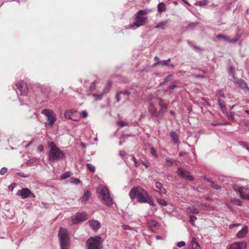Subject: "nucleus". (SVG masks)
Listing matches in <instances>:
<instances>
[{
  "mask_svg": "<svg viewBox=\"0 0 249 249\" xmlns=\"http://www.w3.org/2000/svg\"><path fill=\"white\" fill-rule=\"evenodd\" d=\"M48 159L51 162H56L65 158V154L53 142L48 143Z\"/></svg>",
  "mask_w": 249,
  "mask_h": 249,
  "instance_id": "nucleus-1",
  "label": "nucleus"
},
{
  "mask_svg": "<svg viewBox=\"0 0 249 249\" xmlns=\"http://www.w3.org/2000/svg\"><path fill=\"white\" fill-rule=\"evenodd\" d=\"M152 11L150 9L140 10L135 15V21L129 25L130 28H138L146 24L148 21L147 18L144 15Z\"/></svg>",
  "mask_w": 249,
  "mask_h": 249,
  "instance_id": "nucleus-2",
  "label": "nucleus"
},
{
  "mask_svg": "<svg viewBox=\"0 0 249 249\" xmlns=\"http://www.w3.org/2000/svg\"><path fill=\"white\" fill-rule=\"evenodd\" d=\"M129 196L132 199L137 198V201L140 203H146L150 196L149 193L142 188L132 189L129 193Z\"/></svg>",
  "mask_w": 249,
  "mask_h": 249,
  "instance_id": "nucleus-3",
  "label": "nucleus"
},
{
  "mask_svg": "<svg viewBox=\"0 0 249 249\" xmlns=\"http://www.w3.org/2000/svg\"><path fill=\"white\" fill-rule=\"evenodd\" d=\"M97 192L101 196L104 204L107 206L113 204V200L107 187L100 185L97 189Z\"/></svg>",
  "mask_w": 249,
  "mask_h": 249,
  "instance_id": "nucleus-4",
  "label": "nucleus"
},
{
  "mask_svg": "<svg viewBox=\"0 0 249 249\" xmlns=\"http://www.w3.org/2000/svg\"><path fill=\"white\" fill-rule=\"evenodd\" d=\"M58 236L60 238L61 249H67V247L69 244V237L67 231L64 228H60Z\"/></svg>",
  "mask_w": 249,
  "mask_h": 249,
  "instance_id": "nucleus-5",
  "label": "nucleus"
},
{
  "mask_svg": "<svg viewBox=\"0 0 249 249\" xmlns=\"http://www.w3.org/2000/svg\"><path fill=\"white\" fill-rule=\"evenodd\" d=\"M41 113L47 117V122L50 126H52L56 120V115L52 111L48 109H44Z\"/></svg>",
  "mask_w": 249,
  "mask_h": 249,
  "instance_id": "nucleus-6",
  "label": "nucleus"
},
{
  "mask_svg": "<svg viewBox=\"0 0 249 249\" xmlns=\"http://www.w3.org/2000/svg\"><path fill=\"white\" fill-rule=\"evenodd\" d=\"M233 190L238 194L241 198L244 199H249V188L239 187L235 185L233 187Z\"/></svg>",
  "mask_w": 249,
  "mask_h": 249,
  "instance_id": "nucleus-7",
  "label": "nucleus"
},
{
  "mask_svg": "<svg viewBox=\"0 0 249 249\" xmlns=\"http://www.w3.org/2000/svg\"><path fill=\"white\" fill-rule=\"evenodd\" d=\"M87 249H100L101 242L98 238L91 237L86 242Z\"/></svg>",
  "mask_w": 249,
  "mask_h": 249,
  "instance_id": "nucleus-8",
  "label": "nucleus"
},
{
  "mask_svg": "<svg viewBox=\"0 0 249 249\" xmlns=\"http://www.w3.org/2000/svg\"><path fill=\"white\" fill-rule=\"evenodd\" d=\"M177 173L178 176L181 178L191 181L194 180V178L190 175V173L188 171L183 169L182 168H178Z\"/></svg>",
  "mask_w": 249,
  "mask_h": 249,
  "instance_id": "nucleus-9",
  "label": "nucleus"
},
{
  "mask_svg": "<svg viewBox=\"0 0 249 249\" xmlns=\"http://www.w3.org/2000/svg\"><path fill=\"white\" fill-rule=\"evenodd\" d=\"M16 88L18 89L21 95L25 96L28 91V88L27 84L23 81L18 82L16 85Z\"/></svg>",
  "mask_w": 249,
  "mask_h": 249,
  "instance_id": "nucleus-10",
  "label": "nucleus"
},
{
  "mask_svg": "<svg viewBox=\"0 0 249 249\" xmlns=\"http://www.w3.org/2000/svg\"><path fill=\"white\" fill-rule=\"evenodd\" d=\"M247 247V244L244 241L235 242L230 245L229 249H246Z\"/></svg>",
  "mask_w": 249,
  "mask_h": 249,
  "instance_id": "nucleus-11",
  "label": "nucleus"
},
{
  "mask_svg": "<svg viewBox=\"0 0 249 249\" xmlns=\"http://www.w3.org/2000/svg\"><path fill=\"white\" fill-rule=\"evenodd\" d=\"M131 94V92L127 90H121L118 91L116 94V99L117 102H119L121 101V97L122 95L126 100L129 99V97Z\"/></svg>",
  "mask_w": 249,
  "mask_h": 249,
  "instance_id": "nucleus-12",
  "label": "nucleus"
},
{
  "mask_svg": "<svg viewBox=\"0 0 249 249\" xmlns=\"http://www.w3.org/2000/svg\"><path fill=\"white\" fill-rule=\"evenodd\" d=\"M77 111L75 110H67L65 111L64 116L66 119H71L74 121H77L79 120V117L76 116Z\"/></svg>",
  "mask_w": 249,
  "mask_h": 249,
  "instance_id": "nucleus-13",
  "label": "nucleus"
},
{
  "mask_svg": "<svg viewBox=\"0 0 249 249\" xmlns=\"http://www.w3.org/2000/svg\"><path fill=\"white\" fill-rule=\"evenodd\" d=\"M148 111L151 117L154 119H158V111L157 108L152 103H150L148 107Z\"/></svg>",
  "mask_w": 249,
  "mask_h": 249,
  "instance_id": "nucleus-14",
  "label": "nucleus"
},
{
  "mask_svg": "<svg viewBox=\"0 0 249 249\" xmlns=\"http://www.w3.org/2000/svg\"><path fill=\"white\" fill-rule=\"evenodd\" d=\"M31 194V192L30 190L26 188H23L21 190H18L17 193L18 196H20L23 199L27 198Z\"/></svg>",
  "mask_w": 249,
  "mask_h": 249,
  "instance_id": "nucleus-15",
  "label": "nucleus"
},
{
  "mask_svg": "<svg viewBox=\"0 0 249 249\" xmlns=\"http://www.w3.org/2000/svg\"><path fill=\"white\" fill-rule=\"evenodd\" d=\"M167 107H160V110L158 111V119H157V122L158 124H160V120L163 119L164 113L166 112Z\"/></svg>",
  "mask_w": 249,
  "mask_h": 249,
  "instance_id": "nucleus-16",
  "label": "nucleus"
},
{
  "mask_svg": "<svg viewBox=\"0 0 249 249\" xmlns=\"http://www.w3.org/2000/svg\"><path fill=\"white\" fill-rule=\"evenodd\" d=\"M89 223L94 231H97L101 227V224L98 220L92 219L89 221Z\"/></svg>",
  "mask_w": 249,
  "mask_h": 249,
  "instance_id": "nucleus-17",
  "label": "nucleus"
},
{
  "mask_svg": "<svg viewBox=\"0 0 249 249\" xmlns=\"http://www.w3.org/2000/svg\"><path fill=\"white\" fill-rule=\"evenodd\" d=\"M248 232V227L245 226L242 228L241 230L239 231L237 234L236 236L238 238H242L246 236Z\"/></svg>",
  "mask_w": 249,
  "mask_h": 249,
  "instance_id": "nucleus-18",
  "label": "nucleus"
},
{
  "mask_svg": "<svg viewBox=\"0 0 249 249\" xmlns=\"http://www.w3.org/2000/svg\"><path fill=\"white\" fill-rule=\"evenodd\" d=\"M87 219V214L86 213L83 212L81 213H78L76 215V220L78 222H81L85 221Z\"/></svg>",
  "mask_w": 249,
  "mask_h": 249,
  "instance_id": "nucleus-19",
  "label": "nucleus"
},
{
  "mask_svg": "<svg viewBox=\"0 0 249 249\" xmlns=\"http://www.w3.org/2000/svg\"><path fill=\"white\" fill-rule=\"evenodd\" d=\"M170 136L174 144H176L178 143V136L176 132L173 131H171L170 132Z\"/></svg>",
  "mask_w": 249,
  "mask_h": 249,
  "instance_id": "nucleus-20",
  "label": "nucleus"
},
{
  "mask_svg": "<svg viewBox=\"0 0 249 249\" xmlns=\"http://www.w3.org/2000/svg\"><path fill=\"white\" fill-rule=\"evenodd\" d=\"M155 187L159 190V192L161 194H166V189L163 187V185L160 182H157L155 183Z\"/></svg>",
  "mask_w": 249,
  "mask_h": 249,
  "instance_id": "nucleus-21",
  "label": "nucleus"
},
{
  "mask_svg": "<svg viewBox=\"0 0 249 249\" xmlns=\"http://www.w3.org/2000/svg\"><path fill=\"white\" fill-rule=\"evenodd\" d=\"M190 247L193 249H200V247L198 245L196 237H193L191 239Z\"/></svg>",
  "mask_w": 249,
  "mask_h": 249,
  "instance_id": "nucleus-22",
  "label": "nucleus"
},
{
  "mask_svg": "<svg viewBox=\"0 0 249 249\" xmlns=\"http://www.w3.org/2000/svg\"><path fill=\"white\" fill-rule=\"evenodd\" d=\"M186 212L188 213H191L193 214H197L199 213L198 209L194 206L188 207L186 209Z\"/></svg>",
  "mask_w": 249,
  "mask_h": 249,
  "instance_id": "nucleus-23",
  "label": "nucleus"
},
{
  "mask_svg": "<svg viewBox=\"0 0 249 249\" xmlns=\"http://www.w3.org/2000/svg\"><path fill=\"white\" fill-rule=\"evenodd\" d=\"M171 61V59L170 58H168V59L167 60H161V61H159V62H158L156 65H161V66H168V65H169V63Z\"/></svg>",
  "mask_w": 249,
  "mask_h": 249,
  "instance_id": "nucleus-24",
  "label": "nucleus"
},
{
  "mask_svg": "<svg viewBox=\"0 0 249 249\" xmlns=\"http://www.w3.org/2000/svg\"><path fill=\"white\" fill-rule=\"evenodd\" d=\"M198 24V23L197 22H190L186 27V30H194L196 28Z\"/></svg>",
  "mask_w": 249,
  "mask_h": 249,
  "instance_id": "nucleus-25",
  "label": "nucleus"
},
{
  "mask_svg": "<svg viewBox=\"0 0 249 249\" xmlns=\"http://www.w3.org/2000/svg\"><path fill=\"white\" fill-rule=\"evenodd\" d=\"M158 10L160 13L164 12L166 10L165 5L163 2L160 3L158 4Z\"/></svg>",
  "mask_w": 249,
  "mask_h": 249,
  "instance_id": "nucleus-26",
  "label": "nucleus"
},
{
  "mask_svg": "<svg viewBox=\"0 0 249 249\" xmlns=\"http://www.w3.org/2000/svg\"><path fill=\"white\" fill-rule=\"evenodd\" d=\"M90 196V192L89 191H87L84 194L82 198V201L86 202V201H87L89 199Z\"/></svg>",
  "mask_w": 249,
  "mask_h": 249,
  "instance_id": "nucleus-27",
  "label": "nucleus"
},
{
  "mask_svg": "<svg viewBox=\"0 0 249 249\" xmlns=\"http://www.w3.org/2000/svg\"><path fill=\"white\" fill-rule=\"evenodd\" d=\"M167 20L161 21L157 25H156L155 27L158 29H164L166 24L167 23Z\"/></svg>",
  "mask_w": 249,
  "mask_h": 249,
  "instance_id": "nucleus-28",
  "label": "nucleus"
},
{
  "mask_svg": "<svg viewBox=\"0 0 249 249\" xmlns=\"http://www.w3.org/2000/svg\"><path fill=\"white\" fill-rule=\"evenodd\" d=\"M158 225V222L155 220H151L149 222V227L151 229L156 228Z\"/></svg>",
  "mask_w": 249,
  "mask_h": 249,
  "instance_id": "nucleus-29",
  "label": "nucleus"
},
{
  "mask_svg": "<svg viewBox=\"0 0 249 249\" xmlns=\"http://www.w3.org/2000/svg\"><path fill=\"white\" fill-rule=\"evenodd\" d=\"M238 83L239 84V86L243 89H245L246 88H248V86H247V83L245 82V81L243 80H238Z\"/></svg>",
  "mask_w": 249,
  "mask_h": 249,
  "instance_id": "nucleus-30",
  "label": "nucleus"
},
{
  "mask_svg": "<svg viewBox=\"0 0 249 249\" xmlns=\"http://www.w3.org/2000/svg\"><path fill=\"white\" fill-rule=\"evenodd\" d=\"M216 37L219 39H222L226 41H228L229 37L227 36L224 35L223 34H218Z\"/></svg>",
  "mask_w": 249,
  "mask_h": 249,
  "instance_id": "nucleus-31",
  "label": "nucleus"
},
{
  "mask_svg": "<svg viewBox=\"0 0 249 249\" xmlns=\"http://www.w3.org/2000/svg\"><path fill=\"white\" fill-rule=\"evenodd\" d=\"M39 161V159L36 158H31L30 160H29L27 161V163H31V164H34V163H38Z\"/></svg>",
  "mask_w": 249,
  "mask_h": 249,
  "instance_id": "nucleus-32",
  "label": "nucleus"
},
{
  "mask_svg": "<svg viewBox=\"0 0 249 249\" xmlns=\"http://www.w3.org/2000/svg\"><path fill=\"white\" fill-rule=\"evenodd\" d=\"M243 33V32L240 28L239 27H237V30L235 34V38L239 39L241 37L242 34Z\"/></svg>",
  "mask_w": 249,
  "mask_h": 249,
  "instance_id": "nucleus-33",
  "label": "nucleus"
},
{
  "mask_svg": "<svg viewBox=\"0 0 249 249\" xmlns=\"http://www.w3.org/2000/svg\"><path fill=\"white\" fill-rule=\"evenodd\" d=\"M70 182L72 184L77 185L80 183V180L77 178L71 177L70 178Z\"/></svg>",
  "mask_w": 249,
  "mask_h": 249,
  "instance_id": "nucleus-34",
  "label": "nucleus"
},
{
  "mask_svg": "<svg viewBox=\"0 0 249 249\" xmlns=\"http://www.w3.org/2000/svg\"><path fill=\"white\" fill-rule=\"evenodd\" d=\"M146 203H148L150 205L152 206H156V204L154 202V201L151 195L149 197V198L147 199V200H146Z\"/></svg>",
  "mask_w": 249,
  "mask_h": 249,
  "instance_id": "nucleus-35",
  "label": "nucleus"
},
{
  "mask_svg": "<svg viewBox=\"0 0 249 249\" xmlns=\"http://www.w3.org/2000/svg\"><path fill=\"white\" fill-rule=\"evenodd\" d=\"M216 95L217 97H222L223 98H226L225 94L224 93L223 91L221 89H219V90H218L217 91H216Z\"/></svg>",
  "mask_w": 249,
  "mask_h": 249,
  "instance_id": "nucleus-36",
  "label": "nucleus"
},
{
  "mask_svg": "<svg viewBox=\"0 0 249 249\" xmlns=\"http://www.w3.org/2000/svg\"><path fill=\"white\" fill-rule=\"evenodd\" d=\"M87 167L88 169L92 173H94L95 171V167L94 165L90 163H87Z\"/></svg>",
  "mask_w": 249,
  "mask_h": 249,
  "instance_id": "nucleus-37",
  "label": "nucleus"
},
{
  "mask_svg": "<svg viewBox=\"0 0 249 249\" xmlns=\"http://www.w3.org/2000/svg\"><path fill=\"white\" fill-rule=\"evenodd\" d=\"M210 186L214 189L219 190L221 188V186L218 184H215L213 181H210Z\"/></svg>",
  "mask_w": 249,
  "mask_h": 249,
  "instance_id": "nucleus-38",
  "label": "nucleus"
},
{
  "mask_svg": "<svg viewBox=\"0 0 249 249\" xmlns=\"http://www.w3.org/2000/svg\"><path fill=\"white\" fill-rule=\"evenodd\" d=\"M158 203L162 206H166L167 205V202L164 199H158L157 200Z\"/></svg>",
  "mask_w": 249,
  "mask_h": 249,
  "instance_id": "nucleus-39",
  "label": "nucleus"
},
{
  "mask_svg": "<svg viewBox=\"0 0 249 249\" xmlns=\"http://www.w3.org/2000/svg\"><path fill=\"white\" fill-rule=\"evenodd\" d=\"M190 218V222L191 223V224L193 226H195V222L197 218L196 216L194 215H189Z\"/></svg>",
  "mask_w": 249,
  "mask_h": 249,
  "instance_id": "nucleus-40",
  "label": "nucleus"
},
{
  "mask_svg": "<svg viewBox=\"0 0 249 249\" xmlns=\"http://www.w3.org/2000/svg\"><path fill=\"white\" fill-rule=\"evenodd\" d=\"M218 105L220 106L221 109H223L226 108V106L225 105V102L223 101H222L221 99H218Z\"/></svg>",
  "mask_w": 249,
  "mask_h": 249,
  "instance_id": "nucleus-41",
  "label": "nucleus"
},
{
  "mask_svg": "<svg viewBox=\"0 0 249 249\" xmlns=\"http://www.w3.org/2000/svg\"><path fill=\"white\" fill-rule=\"evenodd\" d=\"M71 176V173L70 172H65L63 174H62L61 176V178L62 179H66Z\"/></svg>",
  "mask_w": 249,
  "mask_h": 249,
  "instance_id": "nucleus-42",
  "label": "nucleus"
},
{
  "mask_svg": "<svg viewBox=\"0 0 249 249\" xmlns=\"http://www.w3.org/2000/svg\"><path fill=\"white\" fill-rule=\"evenodd\" d=\"M158 105L160 107H167L165 103H163V100L161 99L158 98Z\"/></svg>",
  "mask_w": 249,
  "mask_h": 249,
  "instance_id": "nucleus-43",
  "label": "nucleus"
},
{
  "mask_svg": "<svg viewBox=\"0 0 249 249\" xmlns=\"http://www.w3.org/2000/svg\"><path fill=\"white\" fill-rule=\"evenodd\" d=\"M111 87V84L110 83H108L107 85V86L104 88L103 93L105 94L107 93L110 89V88Z\"/></svg>",
  "mask_w": 249,
  "mask_h": 249,
  "instance_id": "nucleus-44",
  "label": "nucleus"
},
{
  "mask_svg": "<svg viewBox=\"0 0 249 249\" xmlns=\"http://www.w3.org/2000/svg\"><path fill=\"white\" fill-rule=\"evenodd\" d=\"M117 124L120 127H124V126H125L128 125V124L127 122H124V121L118 122L117 123Z\"/></svg>",
  "mask_w": 249,
  "mask_h": 249,
  "instance_id": "nucleus-45",
  "label": "nucleus"
},
{
  "mask_svg": "<svg viewBox=\"0 0 249 249\" xmlns=\"http://www.w3.org/2000/svg\"><path fill=\"white\" fill-rule=\"evenodd\" d=\"M130 160L134 161L135 166L136 167H138V166L139 165V163L138 162V161L137 160H136V159L135 158V157H134L133 156H131V158H130Z\"/></svg>",
  "mask_w": 249,
  "mask_h": 249,
  "instance_id": "nucleus-46",
  "label": "nucleus"
},
{
  "mask_svg": "<svg viewBox=\"0 0 249 249\" xmlns=\"http://www.w3.org/2000/svg\"><path fill=\"white\" fill-rule=\"evenodd\" d=\"M173 77V75L169 74L166 77H165L164 80L165 81V83H168L169 81L171 80L172 78Z\"/></svg>",
  "mask_w": 249,
  "mask_h": 249,
  "instance_id": "nucleus-47",
  "label": "nucleus"
},
{
  "mask_svg": "<svg viewBox=\"0 0 249 249\" xmlns=\"http://www.w3.org/2000/svg\"><path fill=\"white\" fill-rule=\"evenodd\" d=\"M234 115H235V113L234 112H230V113L227 114V116L229 119H234Z\"/></svg>",
  "mask_w": 249,
  "mask_h": 249,
  "instance_id": "nucleus-48",
  "label": "nucleus"
},
{
  "mask_svg": "<svg viewBox=\"0 0 249 249\" xmlns=\"http://www.w3.org/2000/svg\"><path fill=\"white\" fill-rule=\"evenodd\" d=\"M186 244L184 241H180L178 242L177 244V246L178 248H182L185 246Z\"/></svg>",
  "mask_w": 249,
  "mask_h": 249,
  "instance_id": "nucleus-49",
  "label": "nucleus"
},
{
  "mask_svg": "<svg viewBox=\"0 0 249 249\" xmlns=\"http://www.w3.org/2000/svg\"><path fill=\"white\" fill-rule=\"evenodd\" d=\"M150 153L154 157H156L157 156V152L153 147L150 148Z\"/></svg>",
  "mask_w": 249,
  "mask_h": 249,
  "instance_id": "nucleus-50",
  "label": "nucleus"
},
{
  "mask_svg": "<svg viewBox=\"0 0 249 249\" xmlns=\"http://www.w3.org/2000/svg\"><path fill=\"white\" fill-rule=\"evenodd\" d=\"M7 171V168L6 167H2L0 170V174L1 175L5 174Z\"/></svg>",
  "mask_w": 249,
  "mask_h": 249,
  "instance_id": "nucleus-51",
  "label": "nucleus"
},
{
  "mask_svg": "<svg viewBox=\"0 0 249 249\" xmlns=\"http://www.w3.org/2000/svg\"><path fill=\"white\" fill-rule=\"evenodd\" d=\"M198 2H199V5L203 6V5H207L208 3V1L207 0H204L200 1Z\"/></svg>",
  "mask_w": 249,
  "mask_h": 249,
  "instance_id": "nucleus-52",
  "label": "nucleus"
},
{
  "mask_svg": "<svg viewBox=\"0 0 249 249\" xmlns=\"http://www.w3.org/2000/svg\"><path fill=\"white\" fill-rule=\"evenodd\" d=\"M119 155L123 158L126 155V153L124 150H120L119 151Z\"/></svg>",
  "mask_w": 249,
  "mask_h": 249,
  "instance_id": "nucleus-53",
  "label": "nucleus"
},
{
  "mask_svg": "<svg viewBox=\"0 0 249 249\" xmlns=\"http://www.w3.org/2000/svg\"><path fill=\"white\" fill-rule=\"evenodd\" d=\"M229 73L232 75V77L234 78V70L232 67H231L229 69Z\"/></svg>",
  "mask_w": 249,
  "mask_h": 249,
  "instance_id": "nucleus-54",
  "label": "nucleus"
},
{
  "mask_svg": "<svg viewBox=\"0 0 249 249\" xmlns=\"http://www.w3.org/2000/svg\"><path fill=\"white\" fill-rule=\"evenodd\" d=\"M239 144L244 148L246 149V147H248V145L247 143L244 142H240Z\"/></svg>",
  "mask_w": 249,
  "mask_h": 249,
  "instance_id": "nucleus-55",
  "label": "nucleus"
},
{
  "mask_svg": "<svg viewBox=\"0 0 249 249\" xmlns=\"http://www.w3.org/2000/svg\"><path fill=\"white\" fill-rule=\"evenodd\" d=\"M238 39L236 38L230 39V37L229 38V40L228 42L231 43H235L238 41Z\"/></svg>",
  "mask_w": 249,
  "mask_h": 249,
  "instance_id": "nucleus-56",
  "label": "nucleus"
},
{
  "mask_svg": "<svg viewBox=\"0 0 249 249\" xmlns=\"http://www.w3.org/2000/svg\"><path fill=\"white\" fill-rule=\"evenodd\" d=\"M122 228L124 230H132V228L130 227L128 225H123L122 226Z\"/></svg>",
  "mask_w": 249,
  "mask_h": 249,
  "instance_id": "nucleus-57",
  "label": "nucleus"
},
{
  "mask_svg": "<svg viewBox=\"0 0 249 249\" xmlns=\"http://www.w3.org/2000/svg\"><path fill=\"white\" fill-rule=\"evenodd\" d=\"M81 115L83 118H85L88 116V113L85 110L82 111Z\"/></svg>",
  "mask_w": 249,
  "mask_h": 249,
  "instance_id": "nucleus-58",
  "label": "nucleus"
},
{
  "mask_svg": "<svg viewBox=\"0 0 249 249\" xmlns=\"http://www.w3.org/2000/svg\"><path fill=\"white\" fill-rule=\"evenodd\" d=\"M94 96L96 97L97 100H101L103 97V94L94 95Z\"/></svg>",
  "mask_w": 249,
  "mask_h": 249,
  "instance_id": "nucleus-59",
  "label": "nucleus"
},
{
  "mask_svg": "<svg viewBox=\"0 0 249 249\" xmlns=\"http://www.w3.org/2000/svg\"><path fill=\"white\" fill-rule=\"evenodd\" d=\"M44 149V147L42 145H39L38 147L37 150L39 152H42Z\"/></svg>",
  "mask_w": 249,
  "mask_h": 249,
  "instance_id": "nucleus-60",
  "label": "nucleus"
},
{
  "mask_svg": "<svg viewBox=\"0 0 249 249\" xmlns=\"http://www.w3.org/2000/svg\"><path fill=\"white\" fill-rule=\"evenodd\" d=\"M166 162H168V165H169V166H172V165H173V161H171L170 160H169V159H167V160H166Z\"/></svg>",
  "mask_w": 249,
  "mask_h": 249,
  "instance_id": "nucleus-61",
  "label": "nucleus"
},
{
  "mask_svg": "<svg viewBox=\"0 0 249 249\" xmlns=\"http://www.w3.org/2000/svg\"><path fill=\"white\" fill-rule=\"evenodd\" d=\"M18 175L21 177L23 178H27L28 177V175H25L24 173H19L18 174Z\"/></svg>",
  "mask_w": 249,
  "mask_h": 249,
  "instance_id": "nucleus-62",
  "label": "nucleus"
},
{
  "mask_svg": "<svg viewBox=\"0 0 249 249\" xmlns=\"http://www.w3.org/2000/svg\"><path fill=\"white\" fill-rule=\"evenodd\" d=\"M177 87H178V86H177V85H171V86L169 87V89H171V90H173V89H174L175 88H177Z\"/></svg>",
  "mask_w": 249,
  "mask_h": 249,
  "instance_id": "nucleus-63",
  "label": "nucleus"
},
{
  "mask_svg": "<svg viewBox=\"0 0 249 249\" xmlns=\"http://www.w3.org/2000/svg\"><path fill=\"white\" fill-rule=\"evenodd\" d=\"M191 47H192L194 49L197 50H201V49L198 46H195V45H191Z\"/></svg>",
  "mask_w": 249,
  "mask_h": 249,
  "instance_id": "nucleus-64",
  "label": "nucleus"
}]
</instances>
